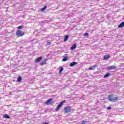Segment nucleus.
Instances as JSON below:
<instances>
[{
  "label": "nucleus",
  "instance_id": "nucleus-15",
  "mask_svg": "<svg viewBox=\"0 0 124 124\" xmlns=\"http://www.w3.org/2000/svg\"><path fill=\"white\" fill-rule=\"evenodd\" d=\"M22 81V77L19 76L17 78V82H21Z\"/></svg>",
  "mask_w": 124,
  "mask_h": 124
},
{
  "label": "nucleus",
  "instance_id": "nucleus-8",
  "mask_svg": "<svg viewBox=\"0 0 124 124\" xmlns=\"http://www.w3.org/2000/svg\"><path fill=\"white\" fill-rule=\"evenodd\" d=\"M110 59V55L107 54L106 55L104 56V60L105 61H107V60Z\"/></svg>",
  "mask_w": 124,
  "mask_h": 124
},
{
  "label": "nucleus",
  "instance_id": "nucleus-21",
  "mask_svg": "<svg viewBox=\"0 0 124 124\" xmlns=\"http://www.w3.org/2000/svg\"><path fill=\"white\" fill-rule=\"evenodd\" d=\"M80 124H87V121H85V120H83L81 121V123Z\"/></svg>",
  "mask_w": 124,
  "mask_h": 124
},
{
  "label": "nucleus",
  "instance_id": "nucleus-7",
  "mask_svg": "<svg viewBox=\"0 0 124 124\" xmlns=\"http://www.w3.org/2000/svg\"><path fill=\"white\" fill-rule=\"evenodd\" d=\"M47 61H48V59H45L44 61L41 62L40 65H44L45 64H47Z\"/></svg>",
  "mask_w": 124,
  "mask_h": 124
},
{
  "label": "nucleus",
  "instance_id": "nucleus-3",
  "mask_svg": "<svg viewBox=\"0 0 124 124\" xmlns=\"http://www.w3.org/2000/svg\"><path fill=\"white\" fill-rule=\"evenodd\" d=\"M65 102H66L65 100H64L62 102H60V104L57 106L56 108L55 109L56 112L59 111V110H60V108H61V107L63 105V103H65Z\"/></svg>",
  "mask_w": 124,
  "mask_h": 124
},
{
  "label": "nucleus",
  "instance_id": "nucleus-22",
  "mask_svg": "<svg viewBox=\"0 0 124 124\" xmlns=\"http://www.w3.org/2000/svg\"><path fill=\"white\" fill-rule=\"evenodd\" d=\"M17 29H18V30H22V29H23V26H19L18 27H17Z\"/></svg>",
  "mask_w": 124,
  "mask_h": 124
},
{
  "label": "nucleus",
  "instance_id": "nucleus-17",
  "mask_svg": "<svg viewBox=\"0 0 124 124\" xmlns=\"http://www.w3.org/2000/svg\"><path fill=\"white\" fill-rule=\"evenodd\" d=\"M95 67H96V65H95L93 67L91 66L90 68H89V69L90 70H93V69H94V68H95Z\"/></svg>",
  "mask_w": 124,
  "mask_h": 124
},
{
  "label": "nucleus",
  "instance_id": "nucleus-20",
  "mask_svg": "<svg viewBox=\"0 0 124 124\" xmlns=\"http://www.w3.org/2000/svg\"><path fill=\"white\" fill-rule=\"evenodd\" d=\"M62 62H66L67 61V58L66 57H65L62 59Z\"/></svg>",
  "mask_w": 124,
  "mask_h": 124
},
{
  "label": "nucleus",
  "instance_id": "nucleus-13",
  "mask_svg": "<svg viewBox=\"0 0 124 124\" xmlns=\"http://www.w3.org/2000/svg\"><path fill=\"white\" fill-rule=\"evenodd\" d=\"M123 27H124V21L118 25V28H123Z\"/></svg>",
  "mask_w": 124,
  "mask_h": 124
},
{
  "label": "nucleus",
  "instance_id": "nucleus-5",
  "mask_svg": "<svg viewBox=\"0 0 124 124\" xmlns=\"http://www.w3.org/2000/svg\"><path fill=\"white\" fill-rule=\"evenodd\" d=\"M52 100L53 98H50L45 102V104H46V105H51V104H53V102H52Z\"/></svg>",
  "mask_w": 124,
  "mask_h": 124
},
{
  "label": "nucleus",
  "instance_id": "nucleus-16",
  "mask_svg": "<svg viewBox=\"0 0 124 124\" xmlns=\"http://www.w3.org/2000/svg\"><path fill=\"white\" fill-rule=\"evenodd\" d=\"M77 47V45L76 44H74L72 47H71V50H74Z\"/></svg>",
  "mask_w": 124,
  "mask_h": 124
},
{
  "label": "nucleus",
  "instance_id": "nucleus-4",
  "mask_svg": "<svg viewBox=\"0 0 124 124\" xmlns=\"http://www.w3.org/2000/svg\"><path fill=\"white\" fill-rule=\"evenodd\" d=\"M64 110L65 113H70V112H71L72 111L71 107L70 106L66 107L64 108Z\"/></svg>",
  "mask_w": 124,
  "mask_h": 124
},
{
  "label": "nucleus",
  "instance_id": "nucleus-18",
  "mask_svg": "<svg viewBox=\"0 0 124 124\" xmlns=\"http://www.w3.org/2000/svg\"><path fill=\"white\" fill-rule=\"evenodd\" d=\"M47 8V6H45L44 7L41 9V11H45V10Z\"/></svg>",
  "mask_w": 124,
  "mask_h": 124
},
{
  "label": "nucleus",
  "instance_id": "nucleus-12",
  "mask_svg": "<svg viewBox=\"0 0 124 124\" xmlns=\"http://www.w3.org/2000/svg\"><path fill=\"white\" fill-rule=\"evenodd\" d=\"M3 117L5 119H10V117L7 114H4Z\"/></svg>",
  "mask_w": 124,
  "mask_h": 124
},
{
  "label": "nucleus",
  "instance_id": "nucleus-2",
  "mask_svg": "<svg viewBox=\"0 0 124 124\" xmlns=\"http://www.w3.org/2000/svg\"><path fill=\"white\" fill-rule=\"evenodd\" d=\"M16 34L18 36V37H21V36L25 35V32L22 31L21 30H17L16 32Z\"/></svg>",
  "mask_w": 124,
  "mask_h": 124
},
{
  "label": "nucleus",
  "instance_id": "nucleus-19",
  "mask_svg": "<svg viewBox=\"0 0 124 124\" xmlns=\"http://www.w3.org/2000/svg\"><path fill=\"white\" fill-rule=\"evenodd\" d=\"M62 71H63V68L62 67V68H61V69L59 71V74H61L62 73Z\"/></svg>",
  "mask_w": 124,
  "mask_h": 124
},
{
  "label": "nucleus",
  "instance_id": "nucleus-6",
  "mask_svg": "<svg viewBox=\"0 0 124 124\" xmlns=\"http://www.w3.org/2000/svg\"><path fill=\"white\" fill-rule=\"evenodd\" d=\"M42 61V56H40L35 60V62L37 63Z\"/></svg>",
  "mask_w": 124,
  "mask_h": 124
},
{
  "label": "nucleus",
  "instance_id": "nucleus-9",
  "mask_svg": "<svg viewBox=\"0 0 124 124\" xmlns=\"http://www.w3.org/2000/svg\"><path fill=\"white\" fill-rule=\"evenodd\" d=\"M108 69H109V70H112L113 69H117V67H116V66L112 65L108 67Z\"/></svg>",
  "mask_w": 124,
  "mask_h": 124
},
{
  "label": "nucleus",
  "instance_id": "nucleus-23",
  "mask_svg": "<svg viewBox=\"0 0 124 124\" xmlns=\"http://www.w3.org/2000/svg\"><path fill=\"white\" fill-rule=\"evenodd\" d=\"M84 36H89V33H85L84 34Z\"/></svg>",
  "mask_w": 124,
  "mask_h": 124
},
{
  "label": "nucleus",
  "instance_id": "nucleus-1",
  "mask_svg": "<svg viewBox=\"0 0 124 124\" xmlns=\"http://www.w3.org/2000/svg\"><path fill=\"white\" fill-rule=\"evenodd\" d=\"M108 98L109 101H111L112 102H117V101H118V98H119V97H115V95L112 94L108 95Z\"/></svg>",
  "mask_w": 124,
  "mask_h": 124
},
{
  "label": "nucleus",
  "instance_id": "nucleus-14",
  "mask_svg": "<svg viewBox=\"0 0 124 124\" xmlns=\"http://www.w3.org/2000/svg\"><path fill=\"white\" fill-rule=\"evenodd\" d=\"M109 76H111V74L110 73H108L106 74L104 76V78H107V77H109Z\"/></svg>",
  "mask_w": 124,
  "mask_h": 124
},
{
  "label": "nucleus",
  "instance_id": "nucleus-24",
  "mask_svg": "<svg viewBox=\"0 0 124 124\" xmlns=\"http://www.w3.org/2000/svg\"><path fill=\"white\" fill-rule=\"evenodd\" d=\"M107 110H110V109H112V108L111 107H108L107 108Z\"/></svg>",
  "mask_w": 124,
  "mask_h": 124
},
{
  "label": "nucleus",
  "instance_id": "nucleus-10",
  "mask_svg": "<svg viewBox=\"0 0 124 124\" xmlns=\"http://www.w3.org/2000/svg\"><path fill=\"white\" fill-rule=\"evenodd\" d=\"M68 35H66L64 37V42H66V41H67V40H68Z\"/></svg>",
  "mask_w": 124,
  "mask_h": 124
},
{
  "label": "nucleus",
  "instance_id": "nucleus-25",
  "mask_svg": "<svg viewBox=\"0 0 124 124\" xmlns=\"http://www.w3.org/2000/svg\"><path fill=\"white\" fill-rule=\"evenodd\" d=\"M47 46L51 45V42H47Z\"/></svg>",
  "mask_w": 124,
  "mask_h": 124
},
{
  "label": "nucleus",
  "instance_id": "nucleus-11",
  "mask_svg": "<svg viewBox=\"0 0 124 124\" xmlns=\"http://www.w3.org/2000/svg\"><path fill=\"white\" fill-rule=\"evenodd\" d=\"M77 64V62H74L70 63V66H74V65H76Z\"/></svg>",
  "mask_w": 124,
  "mask_h": 124
}]
</instances>
